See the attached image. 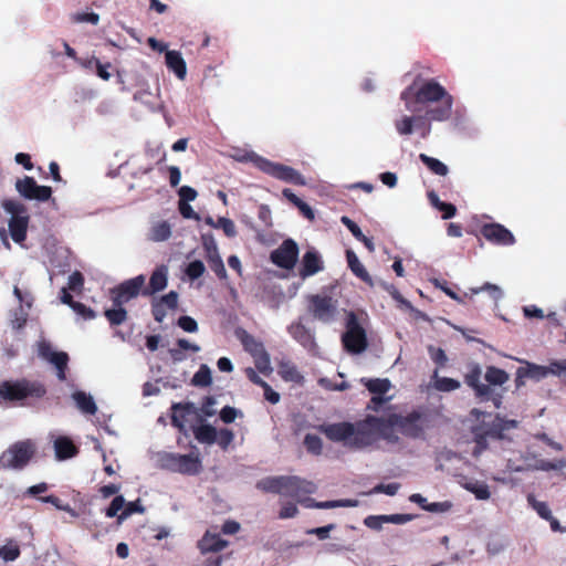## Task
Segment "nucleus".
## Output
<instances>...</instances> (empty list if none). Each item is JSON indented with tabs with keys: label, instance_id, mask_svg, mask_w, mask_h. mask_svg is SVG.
<instances>
[{
	"label": "nucleus",
	"instance_id": "22",
	"mask_svg": "<svg viewBox=\"0 0 566 566\" xmlns=\"http://www.w3.org/2000/svg\"><path fill=\"white\" fill-rule=\"evenodd\" d=\"M50 439L53 442L55 458L59 461L73 458L77 453L76 447L67 437H54V434L51 433Z\"/></svg>",
	"mask_w": 566,
	"mask_h": 566
},
{
	"label": "nucleus",
	"instance_id": "15",
	"mask_svg": "<svg viewBox=\"0 0 566 566\" xmlns=\"http://www.w3.org/2000/svg\"><path fill=\"white\" fill-rule=\"evenodd\" d=\"M271 177L294 185H305L304 177L294 168L265 159L262 170Z\"/></svg>",
	"mask_w": 566,
	"mask_h": 566
},
{
	"label": "nucleus",
	"instance_id": "4",
	"mask_svg": "<svg viewBox=\"0 0 566 566\" xmlns=\"http://www.w3.org/2000/svg\"><path fill=\"white\" fill-rule=\"evenodd\" d=\"M3 210L11 217L8 222V231L11 239L22 245L27 239L30 217L27 207L17 200L6 199L1 202Z\"/></svg>",
	"mask_w": 566,
	"mask_h": 566
},
{
	"label": "nucleus",
	"instance_id": "16",
	"mask_svg": "<svg viewBox=\"0 0 566 566\" xmlns=\"http://www.w3.org/2000/svg\"><path fill=\"white\" fill-rule=\"evenodd\" d=\"M520 361L523 364V366H521L516 370L517 387L524 386L526 379L539 381L546 378L548 375H552V371H555V369L552 368V366L536 365L526 360Z\"/></svg>",
	"mask_w": 566,
	"mask_h": 566
},
{
	"label": "nucleus",
	"instance_id": "17",
	"mask_svg": "<svg viewBox=\"0 0 566 566\" xmlns=\"http://www.w3.org/2000/svg\"><path fill=\"white\" fill-rule=\"evenodd\" d=\"M482 235L491 243L503 247L515 244L514 234L500 223H489L481 228Z\"/></svg>",
	"mask_w": 566,
	"mask_h": 566
},
{
	"label": "nucleus",
	"instance_id": "3",
	"mask_svg": "<svg viewBox=\"0 0 566 566\" xmlns=\"http://www.w3.org/2000/svg\"><path fill=\"white\" fill-rule=\"evenodd\" d=\"M310 312L289 327L291 336L306 350L315 352V328L318 318V295L311 297Z\"/></svg>",
	"mask_w": 566,
	"mask_h": 566
},
{
	"label": "nucleus",
	"instance_id": "61",
	"mask_svg": "<svg viewBox=\"0 0 566 566\" xmlns=\"http://www.w3.org/2000/svg\"><path fill=\"white\" fill-rule=\"evenodd\" d=\"M364 524L368 528L380 531L386 522L384 515H369L364 520Z\"/></svg>",
	"mask_w": 566,
	"mask_h": 566
},
{
	"label": "nucleus",
	"instance_id": "29",
	"mask_svg": "<svg viewBox=\"0 0 566 566\" xmlns=\"http://www.w3.org/2000/svg\"><path fill=\"white\" fill-rule=\"evenodd\" d=\"M346 258H347L348 266L352 270V272L357 277L363 280L365 283H367L370 286H373L374 285V281H373L371 276L369 275V273L367 272V270L365 269V266L363 265V263L359 261V259L356 255V253L354 251H352V250H347Z\"/></svg>",
	"mask_w": 566,
	"mask_h": 566
},
{
	"label": "nucleus",
	"instance_id": "40",
	"mask_svg": "<svg viewBox=\"0 0 566 566\" xmlns=\"http://www.w3.org/2000/svg\"><path fill=\"white\" fill-rule=\"evenodd\" d=\"M433 386L439 391H452L460 388V381L453 378L439 377L438 370L433 373Z\"/></svg>",
	"mask_w": 566,
	"mask_h": 566
},
{
	"label": "nucleus",
	"instance_id": "20",
	"mask_svg": "<svg viewBox=\"0 0 566 566\" xmlns=\"http://www.w3.org/2000/svg\"><path fill=\"white\" fill-rule=\"evenodd\" d=\"M29 392L28 381H4L0 385V397L6 400H22L29 397Z\"/></svg>",
	"mask_w": 566,
	"mask_h": 566
},
{
	"label": "nucleus",
	"instance_id": "45",
	"mask_svg": "<svg viewBox=\"0 0 566 566\" xmlns=\"http://www.w3.org/2000/svg\"><path fill=\"white\" fill-rule=\"evenodd\" d=\"M242 344L252 357L265 350L263 344L249 334L242 337Z\"/></svg>",
	"mask_w": 566,
	"mask_h": 566
},
{
	"label": "nucleus",
	"instance_id": "24",
	"mask_svg": "<svg viewBox=\"0 0 566 566\" xmlns=\"http://www.w3.org/2000/svg\"><path fill=\"white\" fill-rule=\"evenodd\" d=\"M172 234V226L165 220L153 221L147 233V239L153 242L167 241Z\"/></svg>",
	"mask_w": 566,
	"mask_h": 566
},
{
	"label": "nucleus",
	"instance_id": "47",
	"mask_svg": "<svg viewBox=\"0 0 566 566\" xmlns=\"http://www.w3.org/2000/svg\"><path fill=\"white\" fill-rule=\"evenodd\" d=\"M29 311L30 310H27V307H24L22 304L14 310L11 321L14 328L20 329L25 325L29 317Z\"/></svg>",
	"mask_w": 566,
	"mask_h": 566
},
{
	"label": "nucleus",
	"instance_id": "44",
	"mask_svg": "<svg viewBox=\"0 0 566 566\" xmlns=\"http://www.w3.org/2000/svg\"><path fill=\"white\" fill-rule=\"evenodd\" d=\"M20 555V548L13 541H9L0 547V558L4 562H13Z\"/></svg>",
	"mask_w": 566,
	"mask_h": 566
},
{
	"label": "nucleus",
	"instance_id": "13",
	"mask_svg": "<svg viewBox=\"0 0 566 566\" xmlns=\"http://www.w3.org/2000/svg\"><path fill=\"white\" fill-rule=\"evenodd\" d=\"M271 261L285 270L294 268L298 258V247L292 239L284 240L282 244L272 251Z\"/></svg>",
	"mask_w": 566,
	"mask_h": 566
},
{
	"label": "nucleus",
	"instance_id": "56",
	"mask_svg": "<svg viewBox=\"0 0 566 566\" xmlns=\"http://www.w3.org/2000/svg\"><path fill=\"white\" fill-rule=\"evenodd\" d=\"M238 416H242V412L234 407L226 406L220 411V419L224 423H231L233 422Z\"/></svg>",
	"mask_w": 566,
	"mask_h": 566
},
{
	"label": "nucleus",
	"instance_id": "23",
	"mask_svg": "<svg viewBox=\"0 0 566 566\" xmlns=\"http://www.w3.org/2000/svg\"><path fill=\"white\" fill-rule=\"evenodd\" d=\"M166 66L175 73L179 80H184L187 75V64L182 54L176 50H169L165 54Z\"/></svg>",
	"mask_w": 566,
	"mask_h": 566
},
{
	"label": "nucleus",
	"instance_id": "52",
	"mask_svg": "<svg viewBox=\"0 0 566 566\" xmlns=\"http://www.w3.org/2000/svg\"><path fill=\"white\" fill-rule=\"evenodd\" d=\"M218 229H222L224 234L229 238H234L237 235V228L232 220L226 217H220L217 220Z\"/></svg>",
	"mask_w": 566,
	"mask_h": 566
},
{
	"label": "nucleus",
	"instance_id": "25",
	"mask_svg": "<svg viewBox=\"0 0 566 566\" xmlns=\"http://www.w3.org/2000/svg\"><path fill=\"white\" fill-rule=\"evenodd\" d=\"M227 544L219 534L207 531L199 542V548L201 553H216L222 551Z\"/></svg>",
	"mask_w": 566,
	"mask_h": 566
},
{
	"label": "nucleus",
	"instance_id": "36",
	"mask_svg": "<svg viewBox=\"0 0 566 566\" xmlns=\"http://www.w3.org/2000/svg\"><path fill=\"white\" fill-rule=\"evenodd\" d=\"M202 247L206 252V259L208 262L220 259L217 241L212 233H203L201 235Z\"/></svg>",
	"mask_w": 566,
	"mask_h": 566
},
{
	"label": "nucleus",
	"instance_id": "64",
	"mask_svg": "<svg viewBox=\"0 0 566 566\" xmlns=\"http://www.w3.org/2000/svg\"><path fill=\"white\" fill-rule=\"evenodd\" d=\"M211 270L216 273V275L221 279L226 280L228 277L227 270L224 268L222 259H217L213 261L208 262Z\"/></svg>",
	"mask_w": 566,
	"mask_h": 566
},
{
	"label": "nucleus",
	"instance_id": "38",
	"mask_svg": "<svg viewBox=\"0 0 566 566\" xmlns=\"http://www.w3.org/2000/svg\"><path fill=\"white\" fill-rule=\"evenodd\" d=\"M481 370L479 368L472 370L467 376V384L471 386L479 396H486L490 392L489 386L481 384L480 381Z\"/></svg>",
	"mask_w": 566,
	"mask_h": 566
},
{
	"label": "nucleus",
	"instance_id": "18",
	"mask_svg": "<svg viewBox=\"0 0 566 566\" xmlns=\"http://www.w3.org/2000/svg\"><path fill=\"white\" fill-rule=\"evenodd\" d=\"M297 485L289 488V496L295 497L305 507H317L318 503L307 497V494H312L316 491V484L311 481H306L296 476Z\"/></svg>",
	"mask_w": 566,
	"mask_h": 566
},
{
	"label": "nucleus",
	"instance_id": "60",
	"mask_svg": "<svg viewBox=\"0 0 566 566\" xmlns=\"http://www.w3.org/2000/svg\"><path fill=\"white\" fill-rule=\"evenodd\" d=\"M84 277L81 272L75 271L69 276L66 289L71 291H78L83 287Z\"/></svg>",
	"mask_w": 566,
	"mask_h": 566
},
{
	"label": "nucleus",
	"instance_id": "9",
	"mask_svg": "<svg viewBox=\"0 0 566 566\" xmlns=\"http://www.w3.org/2000/svg\"><path fill=\"white\" fill-rule=\"evenodd\" d=\"M346 328L347 331L343 336L346 349L354 354L364 352L367 347L366 333L354 313H348Z\"/></svg>",
	"mask_w": 566,
	"mask_h": 566
},
{
	"label": "nucleus",
	"instance_id": "48",
	"mask_svg": "<svg viewBox=\"0 0 566 566\" xmlns=\"http://www.w3.org/2000/svg\"><path fill=\"white\" fill-rule=\"evenodd\" d=\"M145 509L140 504V501L137 500L135 502L126 503L125 509L123 512L118 515V524L123 523L126 518H128L134 513H144Z\"/></svg>",
	"mask_w": 566,
	"mask_h": 566
},
{
	"label": "nucleus",
	"instance_id": "14",
	"mask_svg": "<svg viewBox=\"0 0 566 566\" xmlns=\"http://www.w3.org/2000/svg\"><path fill=\"white\" fill-rule=\"evenodd\" d=\"M17 191L25 199L46 201L51 198L52 189L49 186H40L29 176L18 179L15 182Z\"/></svg>",
	"mask_w": 566,
	"mask_h": 566
},
{
	"label": "nucleus",
	"instance_id": "34",
	"mask_svg": "<svg viewBox=\"0 0 566 566\" xmlns=\"http://www.w3.org/2000/svg\"><path fill=\"white\" fill-rule=\"evenodd\" d=\"M195 438L200 443L213 444L217 441V430L210 424H201L193 429Z\"/></svg>",
	"mask_w": 566,
	"mask_h": 566
},
{
	"label": "nucleus",
	"instance_id": "33",
	"mask_svg": "<svg viewBox=\"0 0 566 566\" xmlns=\"http://www.w3.org/2000/svg\"><path fill=\"white\" fill-rule=\"evenodd\" d=\"M482 292H486L489 294V296L495 302L497 303L499 301H501L503 298V290L501 289V286L496 285V284H492V283H485L483 284L482 286L480 287H472L469 290V292L465 293V296L468 295H478Z\"/></svg>",
	"mask_w": 566,
	"mask_h": 566
},
{
	"label": "nucleus",
	"instance_id": "63",
	"mask_svg": "<svg viewBox=\"0 0 566 566\" xmlns=\"http://www.w3.org/2000/svg\"><path fill=\"white\" fill-rule=\"evenodd\" d=\"M399 486L400 485L398 483L378 484L370 491V493H385L392 496L398 492Z\"/></svg>",
	"mask_w": 566,
	"mask_h": 566
},
{
	"label": "nucleus",
	"instance_id": "2",
	"mask_svg": "<svg viewBox=\"0 0 566 566\" xmlns=\"http://www.w3.org/2000/svg\"><path fill=\"white\" fill-rule=\"evenodd\" d=\"M401 98L405 102L407 111L416 114L422 111V105L439 103L436 107L427 111V117L434 122H444L451 117L453 98L436 81H427L419 87H408L402 92Z\"/></svg>",
	"mask_w": 566,
	"mask_h": 566
},
{
	"label": "nucleus",
	"instance_id": "35",
	"mask_svg": "<svg viewBox=\"0 0 566 566\" xmlns=\"http://www.w3.org/2000/svg\"><path fill=\"white\" fill-rule=\"evenodd\" d=\"M279 374L285 381L298 384L303 377L296 366L290 361H281L279 365Z\"/></svg>",
	"mask_w": 566,
	"mask_h": 566
},
{
	"label": "nucleus",
	"instance_id": "32",
	"mask_svg": "<svg viewBox=\"0 0 566 566\" xmlns=\"http://www.w3.org/2000/svg\"><path fill=\"white\" fill-rule=\"evenodd\" d=\"M231 158L239 163H252L258 169L262 170L263 163L266 158L258 155L252 150L235 149L231 154Z\"/></svg>",
	"mask_w": 566,
	"mask_h": 566
},
{
	"label": "nucleus",
	"instance_id": "26",
	"mask_svg": "<svg viewBox=\"0 0 566 566\" xmlns=\"http://www.w3.org/2000/svg\"><path fill=\"white\" fill-rule=\"evenodd\" d=\"M77 409L84 415H95L97 412L96 402L91 394L85 391L76 390L72 394Z\"/></svg>",
	"mask_w": 566,
	"mask_h": 566
},
{
	"label": "nucleus",
	"instance_id": "62",
	"mask_svg": "<svg viewBox=\"0 0 566 566\" xmlns=\"http://www.w3.org/2000/svg\"><path fill=\"white\" fill-rule=\"evenodd\" d=\"M158 303H163V306L169 310H175L178 305V294L175 291H170L168 294L161 296Z\"/></svg>",
	"mask_w": 566,
	"mask_h": 566
},
{
	"label": "nucleus",
	"instance_id": "54",
	"mask_svg": "<svg viewBox=\"0 0 566 566\" xmlns=\"http://www.w3.org/2000/svg\"><path fill=\"white\" fill-rule=\"evenodd\" d=\"M453 503L451 501L432 502L426 506V511L436 514H444L452 510Z\"/></svg>",
	"mask_w": 566,
	"mask_h": 566
},
{
	"label": "nucleus",
	"instance_id": "39",
	"mask_svg": "<svg viewBox=\"0 0 566 566\" xmlns=\"http://www.w3.org/2000/svg\"><path fill=\"white\" fill-rule=\"evenodd\" d=\"M420 160L436 175L446 176L449 171L447 165L437 158L430 157L426 154H420Z\"/></svg>",
	"mask_w": 566,
	"mask_h": 566
},
{
	"label": "nucleus",
	"instance_id": "42",
	"mask_svg": "<svg viewBox=\"0 0 566 566\" xmlns=\"http://www.w3.org/2000/svg\"><path fill=\"white\" fill-rule=\"evenodd\" d=\"M485 379L492 385L501 386L509 380V375L503 369L489 367L485 373Z\"/></svg>",
	"mask_w": 566,
	"mask_h": 566
},
{
	"label": "nucleus",
	"instance_id": "19",
	"mask_svg": "<svg viewBox=\"0 0 566 566\" xmlns=\"http://www.w3.org/2000/svg\"><path fill=\"white\" fill-rule=\"evenodd\" d=\"M296 476H279L262 480L259 486L265 491L280 493L289 496V488L297 485Z\"/></svg>",
	"mask_w": 566,
	"mask_h": 566
},
{
	"label": "nucleus",
	"instance_id": "7",
	"mask_svg": "<svg viewBox=\"0 0 566 566\" xmlns=\"http://www.w3.org/2000/svg\"><path fill=\"white\" fill-rule=\"evenodd\" d=\"M36 450L31 440L13 443L0 455V468L10 470L23 469L32 459Z\"/></svg>",
	"mask_w": 566,
	"mask_h": 566
},
{
	"label": "nucleus",
	"instance_id": "46",
	"mask_svg": "<svg viewBox=\"0 0 566 566\" xmlns=\"http://www.w3.org/2000/svg\"><path fill=\"white\" fill-rule=\"evenodd\" d=\"M256 369L263 374H270L272 371L270 355L266 350L253 356Z\"/></svg>",
	"mask_w": 566,
	"mask_h": 566
},
{
	"label": "nucleus",
	"instance_id": "6",
	"mask_svg": "<svg viewBox=\"0 0 566 566\" xmlns=\"http://www.w3.org/2000/svg\"><path fill=\"white\" fill-rule=\"evenodd\" d=\"M471 415L478 421L481 420V423L474 427L473 429L475 436L479 438L488 436L497 439H504L506 438L507 431L516 429L518 426V422L516 420H506L499 417L492 419L491 415L480 411L478 409H473Z\"/></svg>",
	"mask_w": 566,
	"mask_h": 566
},
{
	"label": "nucleus",
	"instance_id": "30",
	"mask_svg": "<svg viewBox=\"0 0 566 566\" xmlns=\"http://www.w3.org/2000/svg\"><path fill=\"white\" fill-rule=\"evenodd\" d=\"M462 486L470 493L474 494L476 500L486 501L491 497L489 485L483 481L473 479L467 480L462 483Z\"/></svg>",
	"mask_w": 566,
	"mask_h": 566
},
{
	"label": "nucleus",
	"instance_id": "28",
	"mask_svg": "<svg viewBox=\"0 0 566 566\" xmlns=\"http://www.w3.org/2000/svg\"><path fill=\"white\" fill-rule=\"evenodd\" d=\"M168 283V268L165 265L158 266L151 274L149 280L150 291L145 290L144 294H153L166 289Z\"/></svg>",
	"mask_w": 566,
	"mask_h": 566
},
{
	"label": "nucleus",
	"instance_id": "55",
	"mask_svg": "<svg viewBox=\"0 0 566 566\" xmlns=\"http://www.w3.org/2000/svg\"><path fill=\"white\" fill-rule=\"evenodd\" d=\"M234 434L229 429H221L220 431H217V443L226 450L233 441Z\"/></svg>",
	"mask_w": 566,
	"mask_h": 566
},
{
	"label": "nucleus",
	"instance_id": "11",
	"mask_svg": "<svg viewBox=\"0 0 566 566\" xmlns=\"http://www.w3.org/2000/svg\"><path fill=\"white\" fill-rule=\"evenodd\" d=\"M145 276L140 274L114 287L111 291L113 304L124 305L132 298L136 297L145 285Z\"/></svg>",
	"mask_w": 566,
	"mask_h": 566
},
{
	"label": "nucleus",
	"instance_id": "51",
	"mask_svg": "<svg viewBox=\"0 0 566 566\" xmlns=\"http://www.w3.org/2000/svg\"><path fill=\"white\" fill-rule=\"evenodd\" d=\"M205 264L200 260H195L187 265L186 274L191 280L199 279L205 273Z\"/></svg>",
	"mask_w": 566,
	"mask_h": 566
},
{
	"label": "nucleus",
	"instance_id": "59",
	"mask_svg": "<svg viewBox=\"0 0 566 566\" xmlns=\"http://www.w3.org/2000/svg\"><path fill=\"white\" fill-rule=\"evenodd\" d=\"M178 326L187 333H196L198 331V323L190 316H180L178 318Z\"/></svg>",
	"mask_w": 566,
	"mask_h": 566
},
{
	"label": "nucleus",
	"instance_id": "21",
	"mask_svg": "<svg viewBox=\"0 0 566 566\" xmlns=\"http://www.w3.org/2000/svg\"><path fill=\"white\" fill-rule=\"evenodd\" d=\"M420 417L411 413L406 417L392 413V423L397 426L399 432L406 436L416 437L419 434L421 428L419 424Z\"/></svg>",
	"mask_w": 566,
	"mask_h": 566
},
{
	"label": "nucleus",
	"instance_id": "53",
	"mask_svg": "<svg viewBox=\"0 0 566 566\" xmlns=\"http://www.w3.org/2000/svg\"><path fill=\"white\" fill-rule=\"evenodd\" d=\"M13 294H14L17 301L19 302V305H21V304L24 305V307H27V310H30L32 307L33 296L31 295V293L29 291H22L18 286H14Z\"/></svg>",
	"mask_w": 566,
	"mask_h": 566
},
{
	"label": "nucleus",
	"instance_id": "58",
	"mask_svg": "<svg viewBox=\"0 0 566 566\" xmlns=\"http://www.w3.org/2000/svg\"><path fill=\"white\" fill-rule=\"evenodd\" d=\"M72 20L76 23H91L96 25L99 22V15L95 12L90 13H75L72 15Z\"/></svg>",
	"mask_w": 566,
	"mask_h": 566
},
{
	"label": "nucleus",
	"instance_id": "57",
	"mask_svg": "<svg viewBox=\"0 0 566 566\" xmlns=\"http://www.w3.org/2000/svg\"><path fill=\"white\" fill-rule=\"evenodd\" d=\"M179 202H190L196 200L198 192L190 186H182L178 190Z\"/></svg>",
	"mask_w": 566,
	"mask_h": 566
},
{
	"label": "nucleus",
	"instance_id": "49",
	"mask_svg": "<svg viewBox=\"0 0 566 566\" xmlns=\"http://www.w3.org/2000/svg\"><path fill=\"white\" fill-rule=\"evenodd\" d=\"M126 506V501L123 495H117L113 499L111 505L107 507L105 514L107 517H118V513L123 512Z\"/></svg>",
	"mask_w": 566,
	"mask_h": 566
},
{
	"label": "nucleus",
	"instance_id": "41",
	"mask_svg": "<svg viewBox=\"0 0 566 566\" xmlns=\"http://www.w3.org/2000/svg\"><path fill=\"white\" fill-rule=\"evenodd\" d=\"M193 386L208 387L212 384L211 369L208 365H201L191 380Z\"/></svg>",
	"mask_w": 566,
	"mask_h": 566
},
{
	"label": "nucleus",
	"instance_id": "10",
	"mask_svg": "<svg viewBox=\"0 0 566 566\" xmlns=\"http://www.w3.org/2000/svg\"><path fill=\"white\" fill-rule=\"evenodd\" d=\"M38 347V355L41 359L50 363L56 368V376L60 380L65 379V368L69 361V356L64 352H56L52 345L45 340L44 338H41L36 343Z\"/></svg>",
	"mask_w": 566,
	"mask_h": 566
},
{
	"label": "nucleus",
	"instance_id": "1",
	"mask_svg": "<svg viewBox=\"0 0 566 566\" xmlns=\"http://www.w3.org/2000/svg\"><path fill=\"white\" fill-rule=\"evenodd\" d=\"M324 432L331 440L354 449L369 447L379 438L395 443L398 441V433H400L397 426L392 423V415L387 418L369 417L356 424L348 422L334 423L327 426Z\"/></svg>",
	"mask_w": 566,
	"mask_h": 566
},
{
	"label": "nucleus",
	"instance_id": "27",
	"mask_svg": "<svg viewBox=\"0 0 566 566\" xmlns=\"http://www.w3.org/2000/svg\"><path fill=\"white\" fill-rule=\"evenodd\" d=\"M196 413V407L193 403H175L172 405V416L171 421L172 424L180 430L185 428L187 422V417Z\"/></svg>",
	"mask_w": 566,
	"mask_h": 566
},
{
	"label": "nucleus",
	"instance_id": "5",
	"mask_svg": "<svg viewBox=\"0 0 566 566\" xmlns=\"http://www.w3.org/2000/svg\"><path fill=\"white\" fill-rule=\"evenodd\" d=\"M294 434L308 452L318 454V417L313 410L294 417Z\"/></svg>",
	"mask_w": 566,
	"mask_h": 566
},
{
	"label": "nucleus",
	"instance_id": "50",
	"mask_svg": "<svg viewBox=\"0 0 566 566\" xmlns=\"http://www.w3.org/2000/svg\"><path fill=\"white\" fill-rule=\"evenodd\" d=\"M527 500L542 518L552 520V512L545 502L536 501L532 495H530Z\"/></svg>",
	"mask_w": 566,
	"mask_h": 566
},
{
	"label": "nucleus",
	"instance_id": "37",
	"mask_svg": "<svg viewBox=\"0 0 566 566\" xmlns=\"http://www.w3.org/2000/svg\"><path fill=\"white\" fill-rule=\"evenodd\" d=\"M416 122H423V117L405 115L396 120L395 127L400 135H411L415 132Z\"/></svg>",
	"mask_w": 566,
	"mask_h": 566
},
{
	"label": "nucleus",
	"instance_id": "12",
	"mask_svg": "<svg viewBox=\"0 0 566 566\" xmlns=\"http://www.w3.org/2000/svg\"><path fill=\"white\" fill-rule=\"evenodd\" d=\"M365 386L373 395L369 408L378 410L381 405L390 401L394 395L390 394L391 382L387 378L363 379Z\"/></svg>",
	"mask_w": 566,
	"mask_h": 566
},
{
	"label": "nucleus",
	"instance_id": "31",
	"mask_svg": "<svg viewBox=\"0 0 566 566\" xmlns=\"http://www.w3.org/2000/svg\"><path fill=\"white\" fill-rule=\"evenodd\" d=\"M318 271V258L314 250L307 251L301 263L300 275L302 279H306L314 275Z\"/></svg>",
	"mask_w": 566,
	"mask_h": 566
},
{
	"label": "nucleus",
	"instance_id": "43",
	"mask_svg": "<svg viewBox=\"0 0 566 566\" xmlns=\"http://www.w3.org/2000/svg\"><path fill=\"white\" fill-rule=\"evenodd\" d=\"M124 305H114L113 308H109L105 312V316L113 325H120L127 318V312L123 307Z\"/></svg>",
	"mask_w": 566,
	"mask_h": 566
},
{
	"label": "nucleus",
	"instance_id": "8",
	"mask_svg": "<svg viewBox=\"0 0 566 566\" xmlns=\"http://www.w3.org/2000/svg\"><path fill=\"white\" fill-rule=\"evenodd\" d=\"M158 462L163 469L182 474H196L201 468V462L195 454L161 452L158 454Z\"/></svg>",
	"mask_w": 566,
	"mask_h": 566
}]
</instances>
